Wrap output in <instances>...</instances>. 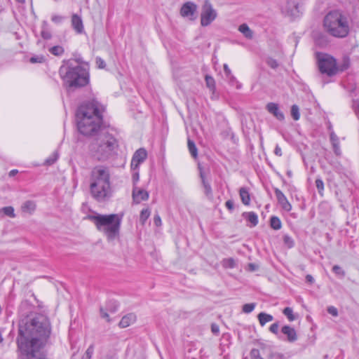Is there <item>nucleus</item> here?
<instances>
[{
    "mask_svg": "<svg viewBox=\"0 0 359 359\" xmlns=\"http://www.w3.org/2000/svg\"><path fill=\"white\" fill-rule=\"evenodd\" d=\"M50 323L44 316H38L25 326H20L18 338L20 359H46L42 348L50 337Z\"/></svg>",
    "mask_w": 359,
    "mask_h": 359,
    "instance_id": "nucleus-1",
    "label": "nucleus"
},
{
    "mask_svg": "<svg viewBox=\"0 0 359 359\" xmlns=\"http://www.w3.org/2000/svg\"><path fill=\"white\" fill-rule=\"evenodd\" d=\"M89 189L92 197L98 202L107 201L112 196L111 175L108 168L97 165L91 170Z\"/></svg>",
    "mask_w": 359,
    "mask_h": 359,
    "instance_id": "nucleus-2",
    "label": "nucleus"
},
{
    "mask_svg": "<svg viewBox=\"0 0 359 359\" xmlns=\"http://www.w3.org/2000/svg\"><path fill=\"white\" fill-rule=\"evenodd\" d=\"M79 131L86 136L95 135L102 123V116L95 102L81 105L76 114Z\"/></svg>",
    "mask_w": 359,
    "mask_h": 359,
    "instance_id": "nucleus-3",
    "label": "nucleus"
},
{
    "mask_svg": "<svg viewBox=\"0 0 359 359\" xmlns=\"http://www.w3.org/2000/svg\"><path fill=\"white\" fill-rule=\"evenodd\" d=\"M90 218L97 230L103 233L109 241H113L119 236L122 214L97 215Z\"/></svg>",
    "mask_w": 359,
    "mask_h": 359,
    "instance_id": "nucleus-4",
    "label": "nucleus"
},
{
    "mask_svg": "<svg viewBox=\"0 0 359 359\" xmlns=\"http://www.w3.org/2000/svg\"><path fill=\"white\" fill-rule=\"evenodd\" d=\"M118 147L116 139L110 134L102 133L89 146L90 155L98 161L108 159Z\"/></svg>",
    "mask_w": 359,
    "mask_h": 359,
    "instance_id": "nucleus-5",
    "label": "nucleus"
},
{
    "mask_svg": "<svg viewBox=\"0 0 359 359\" xmlns=\"http://www.w3.org/2000/svg\"><path fill=\"white\" fill-rule=\"evenodd\" d=\"M325 29L332 36L343 38L349 32V25L347 18L339 11H332L324 18Z\"/></svg>",
    "mask_w": 359,
    "mask_h": 359,
    "instance_id": "nucleus-6",
    "label": "nucleus"
},
{
    "mask_svg": "<svg viewBox=\"0 0 359 359\" xmlns=\"http://www.w3.org/2000/svg\"><path fill=\"white\" fill-rule=\"evenodd\" d=\"M60 73L65 84L69 88L82 87L89 81L88 72L80 65L61 67Z\"/></svg>",
    "mask_w": 359,
    "mask_h": 359,
    "instance_id": "nucleus-7",
    "label": "nucleus"
},
{
    "mask_svg": "<svg viewBox=\"0 0 359 359\" xmlns=\"http://www.w3.org/2000/svg\"><path fill=\"white\" fill-rule=\"evenodd\" d=\"M317 59L320 71L328 76L337 74L339 70L344 71L349 66L348 60H345L344 64L338 67L334 58L325 53H318Z\"/></svg>",
    "mask_w": 359,
    "mask_h": 359,
    "instance_id": "nucleus-8",
    "label": "nucleus"
},
{
    "mask_svg": "<svg viewBox=\"0 0 359 359\" xmlns=\"http://www.w3.org/2000/svg\"><path fill=\"white\" fill-rule=\"evenodd\" d=\"M217 11L213 8L212 4L205 1L202 6L201 13V25L206 27L210 25L217 18Z\"/></svg>",
    "mask_w": 359,
    "mask_h": 359,
    "instance_id": "nucleus-9",
    "label": "nucleus"
},
{
    "mask_svg": "<svg viewBox=\"0 0 359 359\" xmlns=\"http://www.w3.org/2000/svg\"><path fill=\"white\" fill-rule=\"evenodd\" d=\"M197 11L198 6L195 3L187 1L182 6L180 13L182 17L194 21L197 18Z\"/></svg>",
    "mask_w": 359,
    "mask_h": 359,
    "instance_id": "nucleus-10",
    "label": "nucleus"
},
{
    "mask_svg": "<svg viewBox=\"0 0 359 359\" xmlns=\"http://www.w3.org/2000/svg\"><path fill=\"white\" fill-rule=\"evenodd\" d=\"M147 158V151L144 148L137 149L133 154L130 168L132 170L139 169V166Z\"/></svg>",
    "mask_w": 359,
    "mask_h": 359,
    "instance_id": "nucleus-11",
    "label": "nucleus"
},
{
    "mask_svg": "<svg viewBox=\"0 0 359 359\" xmlns=\"http://www.w3.org/2000/svg\"><path fill=\"white\" fill-rule=\"evenodd\" d=\"M149 196V192L145 189L133 186L132 196L135 203L139 204L142 201L148 200Z\"/></svg>",
    "mask_w": 359,
    "mask_h": 359,
    "instance_id": "nucleus-12",
    "label": "nucleus"
},
{
    "mask_svg": "<svg viewBox=\"0 0 359 359\" xmlns=\"http://www.w3.org/2000/svg\"><path fill=\"white\" fill-rule=\"evenodd\" d=\"M274 192L278 203L281 206V208L284 210L290 212L292 210V205L290 203L285 194L278 188L274 189Z\"/></svg>",
    "mask_w": 359,
    "mask_h": 359,
    "instance_id": "nucleus-13",
    "label": "nucleus"
},
{
    "mask_svg": "<svg viewBox=\"0 0 359 359\" xmlns=\"http://www.w3.org/2000/svg\"><path fill=\"white\" fill-rule=\"evenodd\" d=\"M71 25L73 29L79 34L84 32V26L81 15L73 13L71 16Z\"/></svg>",
    "mask_w": 359,
    "mask_h": 359,
    "instance_id": "nucleus-14",
    "label": "nucleus"
},
{
    "mask_svg": "<svg viewBox=\"0 0 359 359\" xmlns=\"http://www.w3.org/2000/svg\"><path fill=\"white\" fill-rule=\"evenodd\" d=\"M266 109L268 111L273 114L278 120L283 121L285 116L283 113L280 110L278 104L274 102H269L266 105Z\"/></svg>",
    "mask_w": 359,
    "mask_h": 359,
    "instance_id": "nucleus-15",
    "label": "nucleus"
},
{
    "mask_svg": "<svg viewBox=\"0 0 359 359\" xmlns=\"http://www.w3.org/2000/svg\"><path fill=\"white\" fill-rule=\"evenodd\" d=\"M281 332L287 337V340L290 342H294L297 339L296 330L289 325L283 326L281 329Z\"/></svg>",
    "mask_w": 359,
    "mask_h": 359,
    "instance_id": "nucleus-16",
    "label": "nucleus"
},
{
    "mask_svg": "<svg viewBox=\"0 0 359 359\" xmlns=\"http://www.w3.org/2000/svg\"><path fill=\"white\" fill-rule=\"evenodd\" d=\"M136 321V316L134 313H128L124 316L119 322V326L126 328Z\"/></svg>",
    "mask_w": 359,
    "mask_h": 359,
    "instance_id": "nucleus-17",
    "label": "nucleus"
},
{
    "mask_svg": "<svg viewBox=\"0 0 359 359\" xmlns=\"http://www.w3.org/2000/svg\"><path fill=\"white\" fill-rule=\"evenodd\" d=\"M238 31L247 39H251L253 37V32L245 23H243L238 27Z\"/></svg>",
    "mask_w": 359,
    "mask_h": 359,
    "instance_id": "nucleus-18",
    "label": "nucleus"
},
{
    "mask_svg": "<svg viewBox=\"0 0 359 359\" xmlns=\"http://www.w3.org/2000/svg\"><path fill=\"white\" fill-rule=\"evenodd\" d=\"M263 353L267 355L268 359H284L283 354L273 351L270 348H264Z\"/></svg>",
    "mask_w": 359,
    "mask_h": 359,
    "instance_id": "nucleus-19",
    "label": "nucleus"
},
{
    "mask_svg": "<svg viewBox=\"0 0 359 359\" xmlns=\"http://www.w3.org/2000/svg\"><path fill=\"white\" fill-rule=\"evenodd\" d=\"M257 318L261 326H264L266 323L273 320V316L263 312L259 313Z\"/></svg>",
    "mask_w": 359,
    "mask_h": 359,
    "instance_id": "nucleus-20",
    "label": "nucleus"
},
{
    "mask_svg": "<svg viewBox=\"0 0 359 359\" xmlns=\"http://www.w3.org/2000/svg\"><path fill=\"white\" fill-rule=\"evenodd\" d=\"M239 194L243 203L245 205H249L250 202V196L248 190L245 187H242L240 189Z\"/></svg>",
    "mask_w": 359,
    "mask_h": 359,
    "instance_id": "nucleus-21",
    "label": "nucleus"
},
{
    "mask_svg": "<svg viewBox=\"0 0 359 359\" xmlns=\"http://www.w3.org/2000/svg\"><path fill=\"white\" fill-rule=\"evenodd\" d=\"M244 218H245L249 222L252 224L253 226H256L258 223V217L257 214L253 212H245L243 214Z\"/></svg>",
    "mask_w": 359,
    "mask_h": 359,
    "instance_id": "nucleus-22",
    "label": "nucleus"
},
{
    "mask_svg": "<svg viewBox=\"0 0 359 359\" xmlns=\"http://www.w3.org/2000/svg\"><path fill=\"white\" fill-rule=\"evenodd\" d=\"M36 209V204L31 201H26L22 206L23 212L32 214Z\"/></svg>",
    "mask_w": 359,
    "mask_h": 359,
    "instance_id": "nucleus-23",
    "label": "nucleus"
},
{
    "mask_svg": "<svg viewBox=\"0 0 359 359\" xmlns=\"http://www.w3.org/2000/svg\"><path fill=\"white\" fill-rule=\"evenodd\" d=\"M222 265L225 269H233L236 266V261L233 258H226L222 260Z\"/></svg>",
    "mask_w": 359,
    "mask_h": 359,
    "instance_id": "nucleus-24",
    "label": "nucleus"
},
{
    "mask_svg": "<svg viewBox=\"0 0 359 359\" xmlns=\"http://www.w3.org/2000/svg\"><path fill=\"white\" fill-rule=\"evenodd\" d=\"M200 175H201V177L202 179V182H203V187H204V189H205V194L207 195V196H210L211 194H212V189H211V187L210 185L205 181V176H204V174L203 172H202L201 169L200 168Z\"/></svg>",
    "mask_w": 359,
    "mask_h": 359,
    "instance_id": "nucleus-25",
    "label": "nucleus"
},
{
    "mask_svg": "<svg viewBox=\"0 0 359 359\" xmlns=\"http://www.w3.org/2000/svg\"><path fill=\"white\" fill-rule=\"evenodd\" d=\"M41 36L44 39H50L52 36L50 32L48 29V22L46 21L42 22Z\"/></svg>",
    "mask_w": 359,
    "mask_h": 359,
    "instance_id": "nucleus-26",
    "label": "nucleus"
},
{
    "mask_svg": "<svg viewBox=\"0 0 359 359\" xmlns=\"http://www.w3.org/2000/svg\"><path fill=\"white\" fill-rule=\"evenodd\" d=\"M188 148L191 156L196 158L198 156V150L195 143L191 140L189 139L187 142Z\"/></svg>",
    "mask_w": 359,
    "mask_h": 359,
    "instance_id": "nucleus-27",
    "label": "nucleus"
},
{
    "mask_svg": "<svg viewBox=\"0 0 359 359\" xmlns=\"http://www.w3.org/2000/svg\"><path fill=\"white\" fill-rule=\"evenodd\" d=\"M287 6H290L288 8V12L290 13V15H294L297 13H298V6L294 1H289L287 2Z\"/></svg>",
    "mask_w": 359,
    "mask_h": 359,
    "instance_id": "nucleus-28",
    "label": "nucleus"
},
{
    "mask_svg": "<svg viewBox=\"0 0 359 359\" xmlns=\"http://www.w3.org/2000/svg\"><path fill=\"white\" fill-rule=\"evenodd\" d=\"M51 54L55 56H60L64 53V48L61 46H55L49 49Z\"/></svg>",
    "mask_w": 359,
    "mask_h": 359,
    "instance_id": "nucleus-29",
    "label": "nucleus"
},
{
    "mask_svg": "<svg viewBox=\"0 0 359 359\" xmlns=\"http://www.w3.org/2000/svg\"><path fill=\"white\" fill-rule=\"evenodd\" d=\"M282 224L280 219L277 217H272L271 218V226L275 230H278L281 228Z\"/></svg>",
    "mask_w": 359,
    "mask_h": 359,
    "instance_id": "nucleus-30",
    "label": "nucleus"
},
{
    "mask_svg": "<svg viewBox=\"0 0 359 359\" xmlns=\"http://www.w3.org/2000/svg\"><path fill=\"white\" fill-rule=\"evenodd\" d=\"M291 116L294 121H298L300 118L299 108L297 105L293 104L291 107Z\"/></svg>",
    "mask_w": 359,
    "mask_h": 359,
    "instance_id": "nucleus-31",
    "label": "nucleus"
},
{
    "mask_svg": "<svg viewBox=\"0 0 359 359\" xmlns=\"http://www.w3.org/2000/svg\"><path fill=\"white\" fill-rule=\"evenodd\" d=\"M205 80L207 87L210 88L211 90L214 91L215 89V79L212 76L206 75Z\"/></svg>",
    "mask_w": 359,
    "mask_h": 359,
    "instance_id": "nucleus-32",
    "label": "nucleus"
},
{
    "mask_svg": "<svg viewBox=\"0 0 359 359\" xmlns=\"http://www.w3.org/2000/svg\"><path fill=\"white\" fill-rule=\"evenodd\" d=\"M150 213L151 212L148 208L143 209L141 211L140 221L142 224H144L146 220L149 218V217L150 216Z\"/></svg>",
    "mask_w": 359,
    "mask_h": 359,
    "instance_id": "nucleus-33",
    "label": "nucleus"
},
{
    "mask_svg": "<svg viewBox=\"0 0 359 359\" xmlns=\"http://www.w3.org/2000/svg\"><path fill=\"white\" fill-rule=\"evenodd\" d=\"M283 313L290 321H293L296 319V316L294 315L293 311L290 307L285 308Z\"/></svg>",
    "mask_w": 359,
    "mask_h": 359,
    "instance_id": "nucleus-34",
    "label": "nucleus"
},
{
    "mask_svg": "<svg viewBox=\"0 0 359 359\" xmlns=\"http://www.w3.org/2000/svg\"><path fill=\"white\" fill-rule=\"evenodd\" d=\"M58 158L57 152H53L44 162L45 165H52L53 164Z\"/></svg>",
    "mask_w": 359,
    "mask_h": 359,
    "instance_id": "nucleus-35",
    "label": "nucleus"
},
{
    "mask_svg": "<svg viewBox=\"0 0 359 359\" xmlns=\"http://www.w3.org/2000/svg\"><path fill=\"white\" fill-rule=\"evenodd\" d=\"M94 352V346L91 344L89 346V347L87 348L86 352L83 353V355L81 357V359H91L92 355Z\"/></svg>",
    "mask_w": 359,
    "mask_h": 359,
    "instance_id": "nucleus-36",
    "label": "nucleus"
},
{
    "mask_svg": "<svg viewBox=\"0 0 359 359\" xmlns=\"http://www.w3.org/2000/svg\"><path fill=\"white\" fill-rule=\"evenodd\" d=\"M2 212L7 216L14 218L15 214L14 212V208L12 206H7L2 208Z\"/></svg>",
    "mask_w": 359,
    "mask_h": 359,
    "instance_id": "nucleus-37",
    "label": "nucleus"
},
{
    "mask_svg": "<svg viewBox=\"0 0 359 359\" xmlns=\"http://www.w3.org/2000/svg\"><path fill=\"white\" fill-rule=\"evenodd\" d=\"M255 306L256 304L255 303L245 304L243 306V312L250 313L255 309Z\"/></svg>",
    "mask_w": 359,
    "mask_h": 359,
    "instance_id": "nucleus-38",
    "label": "nucleus"
},
{
    "mask_svg": "<svg viewBox=\"0 0 359 359\" xmlns=\"http://www.w3.org/2000/svg\"><path fill=\"white\" fill-rule=\"evenodd\" d=\"M316 186L318 189V192L321 194L324 190V183L322 180L317 179L316 180Z\"/></svg>",
    "mask_w": 359,
    "mask_h": 359,
    "instance_id": "nucleus-39",
    "label": "nucleus"
},
{
    "mask_svg": "<svg viewBox=\"0 0 359 359\" xmlns=\"http://www.w3.org/2000/svg\"><path fill=\"white\" fill-rule=\"evenodd\" d=\"M64 20V17L60 15H53L51 17V20L55 24H60Z\"/></svg>",
    "mask_w": 359,
    "mask_h": 359,
    "instance_id": "nucleus-40",
    "label": "nucleus"
},
{
    "mask_svg": "<svg viewBox=\"0 0 359 359\" xmlns=\"http://www.w3.org/2000/svg\"><path fill=\"white\" fill-rule=\"evenodd\" d=\"M284 243L289 248H292L294 245L293 240L289 236H285L283 238Z\"/></svg>",
    "mask_w": 359,
    "mask_h": 359,
    "instance_id": "nucleus-41",
    "label": "nucleus"
},
{
    "mask_svg": "<svg viewBox=\"0 0 359 359\" xmlns=\"http://www.w3.org/2000/svg\"><path fill=\"white\" fill-rule=\"evenodd\" d=\"M266 63L269 67H271L273 69H275L278 66L277 61L271 57H269L266 60Z\"/></svg>",
    "mask_w": 359,
    "mask_h": 359,
    "instance_id": "nucleus-42",
    "label": "nucleus"
},
{
    "mask_svg": "<svg viewBox=\"0 0 359 359\" xmlns=\"http://www.w3.org/2000/svg\"><path fill=\"white\" fill-rule=\"evenodd\" d=\"M132 178H133V186H136V183L139 181V179H140V174H139L138 169L135 170H133Z\"/></svg>",
    "mask_w": 359,
    "mask_h": 359,
    "instance_id": "nucleus-43",
    "label": "nucleus"
},
{
    "mask_svg": "<svg viewBox=\"0 0 359 359\" xmlns=\"http://www.w3.org/2000/svg\"><path fill=\"white\" fill-rule=\"evenodd\" d=\"M224 71L226 76H231V79L234 80L235 78L231 76V72L226 64L224 65Z\"/></svg>",
    "mask_w": 359,
    "mask_h": 359,
    "instance_id": "nucleus-44",
    "label": "nucleus"
},
{
    "mask_svg": "<svg viewBox=\"0 0 359 359\" xmlns=\"http://www.w3.org/2000/svg\"><path fill=\"white\" fill-rule=\"evenodd\" d=\"M334 152L336 155H340L341 150H340V145L339 142L332 144Z\"/></svg>",
    "mask_w": 359,
    "mask_h": 359,
    "instance_id": "nucleus-45",
    "label": "nucleus"
},
{
    "mask_svg": "<svg viewBox=\"0 0 359 359\" xmlns=\"http://www.w3.org/2000/svg\"><path fill=\"white\" fill-rule=\"evenodd\" d=\"M278 328H279V325L278 323H273L272 324L270 327H269V330L273 333V334H278Z\"/></svg>",
    "mask_w": 359,
    "mask_h": 359,
    "instance_id": "nucleus-46",
    "label": "nucleus"
},
{
    "mask_svg": "<svg viewBox=\"0 0 359 359\" xmlns=\"http://www.w3.org/2000/svg\"><path fill=\"white\" fill-rule=\"evenodd\" d=\"M327 312L333 316H337L338 315L337 309L334 306H329L327 308Z\"/></svg>",
    "mask_w": 359,
    "mask_h": 359,
    "instance_id": "nucleus-47",
    "label": "nucleus"
},
{
    "mask_svg": "<svg viewBox=\"0 0 359 359\" xmlns=\"http://www.w3.org/2000/svg\"><path fill=\"white\" fill-rule=\"evenodd\" d=\"M332 270L334 273H336L337 274H339L341 276H344V272L341 270V269L337 266V265H335L333 266L332 268Z\"/></svg>",
    "mask_w": 359,
    "mask_h": 359,
    "instance_id": "nucleus-48",
    "label": "nucleus"
},
{
    "mask_svg": "<svg viewBox=\"0 0 359 359\" xmlns=\"http://www.w3.org/2000/svg\"><path fill=\"white\" fill-rule=\"evenodd\" d=\"M330 141L332 144L339 142V138L334 133H331Z\"/></svg>",
    "mask_w": 359,
    "mask_h": 359,
    "instance_id": "nucleus-49",
    "label": "nucleus"
},
{
    "mask_svg": "<svg viewBox=\"0 0 359 359\" xmlns=\"http://www.w3.org/2000/svg\"><path fill=\"white\" fill-rule=\"evenodd\" d=\"M259 351L257 349H252L250 352L251 357L252 359H259Z\"/></svg>",
    "mask_w": 359,
    "mask_h": 359,
    "instance_id": "nucleus-50",
    "label": "nucleus"
},
{
    "mask_svg": "<svg viewBox=\"0 0 359 359\" xmlns=\"http://www.w3.org/2000/svg\"><path fill=\"white\" fill-rule=\"evenodd\" d=\"M211 331L215 334H218L219 332V327L217 324H212L211 325Z\"/></svg>",
    "mask_w": 359,
    "mask_h": 359,
    "instance_id": "nucleus-51",
    "label": "nucleus"
},
{
    "mask_svg": "<svg viewBox=\"0 0 359 359\" xmlns=\"http://www.w3.org/2000/svg\"><path fill=\"white\" fill-rule=\"evenodd\" d=\"M100 315H101V317L102 318L105 319L107 322L110 321L109 316L108 313L105 311H104L102 309L100 310Z\"/></svg>",
    "mask_w": 359,
    "mask_h": 359,
    "instance_id": "nucleus-52",
    "label": "nucleus"
},
{
    "mask_svg": "<svg viewBox=\"0 0 359 359\" xmlns=\"http://www.w3.org/2000/svg\"><path fill=\"white\" fill-rule=\"evenodd\" d=\"M96 64L98 66L99 68L102 69L105 66V63L104 60H102L101 58H97L96 59Z\"/></svg>",
    "mask_w": 359,
    "mask_h": 359,
    "instance_id": "nucleus-53",
    "label": "nucleus"
},
{
    "mask_svg": "<svg viewBox=\"0 0 359 359\" xmlns=\"http://www.w3.org/2000/svg\"><path fill=\"white\" fill-rule=\"evenodd\" d=\"M44 60L43 57L36 58V57H32L30 59V62L34 63V62H42Z\"/></svg>",
    "mask_w": 359,
    "mask_h": 359,
    "instance_id": "nucleus-54",
    "label": "nucleus"
},
{
    "mask_svg": "<svg viewBox=\"0 0 359 359\" xmlns=\"http://www.w3.org/2000/svg\"><path fill=\"white\" fill-rule=\"evenodd\" d=\"M226 207L230 210H233V203L231 201H227L226 202Z\"/></svg>",
    "mask_w": 359,
    "mask_h": 359,
    "instance_id": "nucleus-55",
    "label": "nucleus"
},
{
    "mask_svg": "<svg viewBox=\"0 0 359 359\" xmlns=\"http://www.w3.org/2000/svg\"><path fill=\"white\" fill-rule=\"evenodd\" d=\"M274 152L277 156H280L282 155L281 149L278 145L276 147Z\"/></svg>",
    "mask_w": 359,
    "mask_h": 359,
    "instance_id": "nucleus-56",
    "label": "nucleus"
},
{
    "mask_svg": "<svg viewBox=\"0 0 359 359\" xmlns=\"http://www.w3.org/2000/svg\"><path fill=\"white\" fill-rule=\"evenodd\" d=\"M154 222L156 225H159L161 222V218L158 216L154 218Z\"/></svg>",
    "mask_w": 359,
    "mask_h": 359,
    "instance_id": "nucleus-57",
    "label": "nucleus"
},
{
    "mask_svg": "<svg viewBox=\"0 0 359 359\" xmlns=\"http://www.w3.org/2000/svg\"><path fill=\"white\" fill-rule=\"evenodd\" d=\"M248 267L250 269V271H255L257 269V266L256 265H255L254 264H250L248 265Z\"/></svg>",
    "mask_w": 359,
    "mask_h": 359,
    "instance_id": "nucleus-58",
    "label": "nucleus"
},
{
    "mask_svg": "<svg viewBox=\"0 0 359 359\" xmlns=\"http://www.w3.org/2000/svg\"><path fill=\"white\" fill-rule=\"evenodd\" d=\"M306 279L309 283H313V278L311 275H307L306 277Z\"/></svg>",
    "mask_w": 359,
    "mask_h": 359,
    "instance_id": "nucleus-59",
    "label": "nucleus"
},
{
    "mask_svg": "<svg viewBox=\"0 0 359 359\" xmlns=\"http://www.w3.org/2000/svg\"><path fill=\"white\" fill-rule=\"evenodd\" d=\"M15 172H16V171H15V170H12V171L11 172V174H15Z\"/></svg>",
    "mask_w": 359,
    "mask_h": 359,
    "instance_id": "nucleus-60",
    "label": "nucleus"
},
{
    "mask_svg": "<svg viewBox=\"0 0 359 359\" xmlns=\"http://www.w3.org/2000/svg\"><path fill=\"white\" fill-rule=\"evenodd\" d=\"M18 1H21V2L24 1V0H18Z\"/></svg>",
    "mask_w": 359,
    "mask_h": 359,
    "instance_id": "nucleus-61",
    "label": "nucleus"
}]
</instances>
